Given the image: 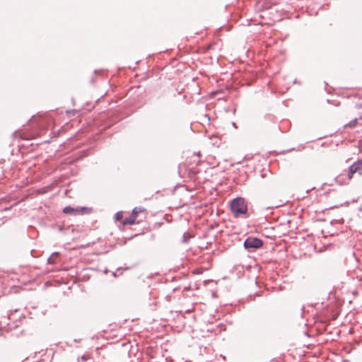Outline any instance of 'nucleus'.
Listing matches in <instances>:
<instances>
[{
	"mask_svg": "<svg viewBox=\"0 0 362 362\" xmlns=\"http://www.w3.org/2000/svg\"><path fill=\"white\" fill-rule=\"evenodd\" d=\"M230 211L235 218L245 216L247 214V204L243 197H236L231 201Z\"/></svg>",
	"mask_w": 362,
	"mask_h": 362,
	"instance_id": "1",
	"label": "nucleus"
},
{
	"mask_svg": "<svg viewBox=\"0 0 362 362\" xmlns=\"http://www.w3.org/2000/svg\"><path fill=\"white\" fill-rule=\"evenodd\" d=\"M243 245L245 250L250 251L252 249H259L262 247L263 241L258 238L250 236L245 239Z\"/></svg>",
	"mask_w": 362,
	"mask_h": 362,
	"instance_id": "2",
	"label": "nucleus"
},
{
	"mask_svg": "<svg viewBox=\"0 0 362 362\" xmlns=\"http://www.w3.org/2000/svg\"><path fill=\"white\" fill-rule=\"evenodd\" d=\"M358 173L359 175H362V160H358L352 164L348 170L347 176L351 180L354 174Z\"/></svg>",
	"mask_w": 362,
	"mask_h": 362,
	"instance_id": "3",
	"label": "nucleus"
},
{
	"mask_svg": "<svg viewBox=\"0 0 362 362\" xmlns=\"http://www.w3.org/2000/svg\"><path fill=\"white\" fill-rule=\"evenodd\" d=\"M89 209L86 207H76L74 208L70 206H67L64 208L63 212L67 214H83L84 211H87Z\"/></svg>",
	"mask_w": 362,
	"mask_h": 362,
	"instance_id": "4",
	"label": "nucleus"
},
{
	"mask_svg": "<svg viewBox=\"0 0 362 362\" xmlns=\"http://www.w3.org/2000/svg\"><path fill=\"white\" fill-rule=\"evenodd\" d=\"M136 217L132 216V215L129 218H126L122 221L123 225H133L136 223Z\"/></svg>",
	"mask_w": 362,
	"mask_h": 362,
	"instance_id": "5",
	"label": "nucleus"
},
{
	"mask_svg": "<svg viewBox=\"0 0 362 362\" xmlns=\"http://www.w3.org/2000/svg\"><path fill=\"white\" fill-rule=\"evenodd\" d=\"M145 211V209L142 206L135 207L132 212V216H135L136 218L139 213L143 212Z\"/></svg>",
	"mask_w": 362,
	"mask_h": 362,
	"instance_id": "6",
	"label": "nucleus"
},
{
	"mask_svg": "<svg viewBox=\"0 0 362 362\" xmlns=\"http://www.w3.org/2000/svg\"><path fill=\"white\" fill-rule=\"evenodd\" d=\"M131 269V267H124V268L119 267V268H118V269L116 270V272H115L113 273V276H118V275H120V274H122V270H127V269Z\"/></svg>",
	"mask_w": 362,
	"mask_h": 362,
	"instance_id": "7",
	"label": "nucleus"
},
{
	"mask_svg": "<svg viewBox=\"0 0 362 362\" xmlns=\"http://www.w3.org/2000/svg\"><path fill=\"white\" fill-rule=\"evenodd\" d=\"M192 237V236L189 233L185 232V233H184V234L182 235V242L183 243H187Z\"/></svg>",
	"mask_w": 362,
	"mask_h": 362,
	"instance_id": "8",
	"label": "nucleus"
},
{
	"mask_svg": "<svg viewBox=\"0 0 362 362\" xmlns=\"http://www.w3.org/2000/svg\"><path fill=\"white\" fill-rule=\"evenodd\" d=\"M357 124V119H354L351 121L349 124H346L345 127H349L351 128L355 127Z\"/></svg>",
	"mask_w": 362,
	"mask_h": 362,
	"instance_id": "9",
	"label": "nucleus"
},
{
	"mask_svg": "<svg viewBox=\"0 0 362 362\" xmlns=\"http://www.w3.org/2000/svg\"><path fill=\"white\" fill-rule=\"evenodd\" d=\"M122 217H123V214H122V211H119V212L116 213V214H115V218H116V220H117V221H122Z\"/></svg>",
	"mask_w": 362,
	"mask_h": 362,
	"instance_id": "10",
	"label": "nucleus"
},
{
	"mask_svg": "<svg viewBox=\"0 0 362 362\" xmlns=\"http://www.w3.org/2000/svg\"><path fill=\"white\" fill-rule=\"evenodd\" d=\"M58 252H54L50 257L48 258L47 262L49 264H54V261L52 260V257L57 255Z\"/></svg>",
	"mask_w": 362,
	"mask_h": 362,
	"instance_id": "11",
	"label": "nucleus"
},
{
	"mask_svg": "<svg viewBox=\"0 0 362 362\" xmlns=\"http://www.w3.org/2000/svg\"><path fill=\"white\" fill-rule=\"evenodd\" d=\"M82 359H83V361H86V358H85V356H82Z\"/></svg>",
	"mask_w": 362,
	"mask_h": 362,
	"instance_id": "12",
	"label": "nucleus"
},
{
	"mask_svg": "<svg viewBox=\"0 0 362 362\" xmlns=\"http://www.w3.org/2000/svg\"><path fill=\"white\" fill-rule=\"evenodd\" d=\"M361 118H362V116L361 117Z\"/></svg>",
	"mask_w": 362,
	"mask_h": 362,
	"instance_id": "13",
	"label": "nucleus"
}]
</instances>
